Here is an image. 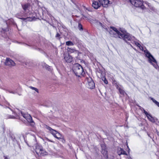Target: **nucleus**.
<instances>
[{"instance_id": "f257e3e1", "label": "nucleus", "mask_w": 159, "mask_h": 159, "mask_svg": "<svg viewBox=\"0 0 159 159\" xmlns=\"http://www.w3.org/2000/svg\"><path fill=\"white\" fill-rule=\"evenodd\" d=\"M22 7L25 11V14L22 16V17L19 18L26 21L35 20L37 19L35 17V14L33 13L32 11H30V10L32 9V7L29 4L22 5Z\"/></svg>"}, {"instance_id": "f03ea898", "label": "nucleus", "mask_w": 159, "mask_h": 159, "mask_svg": "<svg viewBox=\"0 0 159 159\" xmlns=\"http://www.w3.org/2000/svg\"><path fill=\"white\" fill-rule=\"evenodd\" d=\"M72 70L77 76L81 77L82 76H84L85 75V72L83 67L78 63H76L74 65Z\"/></svg>"}, {"instance_id": "7ed1b4c3", "label": "nucleus", "mask_w": 159, "mask_h": 159, "mask_svg": "<svg viewBox=\"0 0 159 159\" xmlns=\"http://www.w3.org/2000/svg\"><path fill=\"white\" fill-rule=\"evenodd\" d=\"M144 52L146 57L148 58V61L149 63L152 64L154 66H156L157 65V62L153 57L148 50H145Z\"/></svg>"}, {"instance_id": "20e7f679", "label": "nucleus", "mask_w": 159, "mask_h": 159, "mask_svg": "<svg viewBox=\"0 0 159 159\" xmlns=\"http://www.w3.org/2000/svg\"><path fill=\"white\" fill-rule=\"evenodd\" d=\"M37 154L39 156H43L48 154V152L43 149L42 147L38 144L36 146L35 149Z\"/></svg>"}, {"instance_id": "39448f33", "label": "nucleus", "mask_w": 159, "mask_h": 159, "mask_svg": "<svg viewBox=\"0 0 159 159\" xmlns=\"http://www.w3.org/2000/svg\"><path fill=\"white\" fill-rule=\"evenodd\" d=\"M129 1L135 7H139L143 10L145 9V7L143 5V1L141 0H129Z\"/></svg>"}, {"instance_id": "423d86ee", "label": "nucleus", "mask_w": 159, "mask_h": 159, "mask_svg": "<svg viewBox=\"0 0 159 159\" xmlns=\"http://www.w3.org/2000/svg\"><path fill=\"white\" fill-rule=\"evenodd\" d=\"M120 31L122 33H121L120 34V36L119 37L120 38L122 39L123 40H124L125 42H126L128 44H129V43L127 42L128 41H132L133 39V37H131L129 34H125L123 33V31L121 30H120Z\"/></svg>"}, {"instance_id": "0eeeda50", "label": "nucleus", "mask_w": 159, "mask_h": 159, "mask_svg": "<svg viewBox=\"0 0 159 159\" xmlns=\"http://www.w3.org/2000/svg\"><path fill=\"white\" fill-rule=\"evenodd\" d=\"M50 133L52 134L54 137L57 139L60 138V137L61 136L59 133L55 130L52 129L51 127H50Z\"/></svg>"}, {"instance_id": "6e6552de", "label": "nucleus", "mask_w": 159, "mask_h": 159, "mask_svg": "<svg viewBox=\"0 0 159 159\" xmlns=\"http://www.w3.org/2000/svg\"><path fill=\"white\" fill-rule=\"evenodd\" d=\"M102 148L101 152L103 154L104 157L106 159H108V155L107 153V150L106 146L104 145H101Z\"/></svg>"}, {"instance_id": "1a4fd4ad", "label": "nucleus", "mask_w": 159, "mask_h": 159, "mask_svg": "<svg viewBox=\"0 0 159 159\" xmlns=\"http://www.w3.org/2000/svg\"><path fill=\"white\" fill-rule=\"evenodd\" d=\"M113 84H114V86L116 87V89L118 90L120 93L122 95H124L125 93V92L123 89L120 88L118 84L116 83V81H114L113 82Z\"/></svg>"}, {"instance_id": "9d476101", "label": "nucleus", "mask_w": 159, "mask_h": 159, "mask_svg": "<svg viewBox=\"0 0 159 159\" xmlns=\"http://www.w3.org/2000/svg\"><path fill=\"white\" fill-rule=\"evenodd\" d=\"M99 2H100L101 5L105 7H108V4H110V1L108 0H98Z\"/></svg>"}, {"instance_id": "9b49d317", "label": "nucleus", "mask_w": 159, "mask_h": 159, "mask_svg": "<svg viewBox=\"0 0 159 159\" xmlns=\"http://www.w3.org/2000/svg\"><path fill=\"white\" fill-rule=\"evenodd\" d=\"M5 64L6 65L11 66H14L15 64L14 62L9 58H7Z\"/></svg>"}, {"instance_id": "f8f14e48", "label": "nucleus", "mask_w": 159, "mask_h": 159, "mask_svg": "<svg viewBox=\"0 0 159 159\" xmlns=\"http://www.w3.org/2000/svg\"><path fill=\"white\" fill-rule=\"evenodd\" d=\"M92 6L94 8L96 9H98L101 7V3L100 2H97L94 0L93 1Z\"/></svg>"}, {"instance_id": "ddd939ff", "label": "nucleus", "mask_w": 159, "mask_h": 159, "mask_svg": "<svg viewBox=\"0 0 159 159\" xmlns=\"http://www.w3.org/2000/svg\"><path fill=\"white\" fill-rule=\"evenodd\" d=\"M64 59L65 61L67 63H70L72 62L73 60L72 57L69 54L65 55Z\"/></svg>"}, {"instance_id": "4468645a", "label": "nucleus", "mask_w": 159, "mask_h": 159, "mask_svg": "<svg viewBox=\"0 0 159 159\" xmlns=\"http://www.w3.org/2000/svg\"><path fill=\"white\" fill-rule=\"evenodd\" d=\"M88 80V88L90 89H93L95 86L94 82L91 78L89 79Z\"/></svg>"}, {"instance_id": "2eb2a0df", "label": "nucleus", "mask_w": 159, "mask_h": 159, "mask_svg": "<svg viewBox=\"0 0 159 159\" xmlns=\"http://www.w3.org/2000/svg\"><path fill=\"white\" fill-rule=\"evenodd\" d=\"M21 114L23 117H24L29 122L31 123L33 122L32 117L30 115L28 114H23L22 113H21Z\"/></svg>"}, {"instance_id": "dca6fc26", "label": "nucleus", "mask_w": 159, "mask_h": 159, "mask_svg": "<svg viewBox=\"0 0 159 159\" xmlns=\"http://www.w3.org/2000/svg\"><path fill=\"white\" fill-rule=\"evenodd\" d=\"M109 32L111 36L116 38H117V37L119 38L120 34H119L111 30H109Z\"/></svg>"}, {"instance_id": "f3484780", "label": "nucleus", "mask_w": 159, "mask_h": 159, "mask_svg": "<svg viewBox=\"0 0 159 159\" xmlns=\"http://www.w3.org/2000/svg\"><path fill=\"white\" fill-rule=\"evenodd\" d=\"M117 153L119 155H120L122 154L126 155H127L125 151L123 149L120 148H118Z\"/></svg>"}, {"instance_id": "a211bd4d", "label": "nucleus", "mask_w": 159, "mask_h": 159, "mask_svg": "<svg viewBox=\"0 0 159 159\" xmlns=\"http://www.w3.org/2000/svg\"><path fill=\"white\" fill-rule=\"evenodd\" d=\"M149 120L152 123H154L157 119L153 117L150 114L147 116Z\"/></svg>"}, {"instance_id": "6ab92c4d", "label": "nucleus", "mask_w": 159, "mask_h": 159, "mask_svg": "<svg viewBox=\"0 0 159 159\" xmlns=\"http://www.w3.org/2000/svg\"><path fill=\"white\" fill-rule=\"evenodd\" d=\"M67 50L70 53H73L74 52H77L75 48L68 47Z\"/></svg>"}, {"instance_id": "aec40b11", "label": "nucleus", "mask_w": 159, "mask_h": 159, "mask_svg": "<svg viewBox=\"0 0 159 159\" xmlns=\"http://www.w3.org/2000/svg\"><path fill=\"white\" fill-rule=\"evenodd\" d=\"M73 41L74 44H79L80 43V41L76 37H74L73 38Z\"/></svg>"}, {"instance_id": "412c9836", "label": "nucleus", "mask_w": 159, "mask_h": 159, "mask_svg": "<svg viewBox=\"0 0 159 159\" xmlns=\"http://www.w3.org/2000/svg\"><path fill=\"white\" fill-rule=\"evenodd\" d=\"M110 28L113 31L117 33H118L120 34H121V33L120 32V31L118 30H117V29L116 28H115L114 27H112V26L110 27Z\"/></svg>"}, {"instance_id": "4be33fe9", "label": "nucleus", "mask_w": 159, "mask_h": 159, "mask_svg": "<svg viewBox=\"0 0 159 159\" xmlns=\"http://www.w3.org/2000/svg\"><path fill=\"white\" fill-rule=\"evenodd\" d=\"M110 28L113 31L117 33H118L120 34H121V33L120 32V31L118 30H117V29L116 28H115L114 27H112V26L110 27Z\"/></svg>"}, {"instance_id": "5701e85b", "label": "nucleus", "mask_w": 159, "mask_h": 159, "mask_svg": "<svg viewBox=\"0 0 159 159\" xmlns=\"http://www.w3.org/2000/svg\"><path fill=\"white\" fill-rule=\"evenodd\" d=\"M66 45L68 46H73L74 44L73 42L71 41H68L66 43Z\"/></svg>"}, {"instance_id": "b1692460", "label": "nucleus", "mask_w": 159, "mask_h": 159, "mask_svg": "<svg viewBox=\"0 0 159 159\" xmlns=\"http://www.w3.org/2000/svg\"><path fill=\"white\" fill-rule=\"evenodd\" d=\"M42 66L43 68H45L46 70H49V66L47 65L45 63H43L42 64Z\"/></svg>"}, {"instance_id": "393cba45", "label": "nucleus", "mask_w": 159, "mask_h": 159, "mask_svg": "<svg viewBox=\"0 0 159 159\" xmlns=\"http://www.w3.org/2000/svg\"><path fill=\"white\" fill-rule=\"evenodd\" d=\"M151 99L154 102L157 106L159 107V102L154 99L153 98L150 97Z\"/></svg>"}, {"instance_id": "a878e982", "label": "nucleus", "mask_w": 159, "mask_h": 159, "mask_svg": "<svg viewBox=\"0 0 159 159\" xmlns=\"http://www.w3.org/2000/svg\"><path fill=\"white\" fill-rule=\"evenodd\" d=\"M29 88L30 89H32V90H34L36 92L38 93H39V90L37 88L31 86H29Z\"/></svg>"}, {"instance_id": "bb28decb", "label": "nucleus", "mask_w": 159, "mask_h": 159, "mask_svg": "<svg viewBox=\"0 0 159 159\" xmlns=\"http://www.w3.org/2000/svg\"><path fill=\"white\" fill-rule=\"evenodd\" d=\"M78 28L79 30L80 31H82L83 30L82 25V24L80 23H79Z\"/></svg>"}, {"instance_id": "cd10ccee", "label": "nucleus", "mask_w": 159, "mask_h": 159, "mask_svg": "<svg viewBox=\"0 0 159 159\" xmlns=\"http://www.w3.org/2000/svg\"><path fill=\"white\" fill-rule=\"evenodd\" d=\"M76 51L77 52H74L73 53L74 54V56L76 57H77L79 56V54L80 53V52H79L78 51L76 50Z\"/></svg>"}, {"instance_id": "c85d7f7f", "label": "nucleus", "mask_w": 159, "mask_h": 159, "mask_svg": "<svg viewBox=\"0 0 159 159\" xmlns=\"http://www.w3.org/2000/svg\"><path fill=\"white\" fill-rule=\"evenodd\" d=\"M134 43H135V44L136 46H137L140 49H141V48H143V47L141 46V45L140 44H139V43H138L137 42H135V41H134Z\"/></svg>"}, {"instance_id": "c756f323", "label": "nucleus", "mask_w": 159, "mask_h": 159, "mask_svg": "<svg viewBox=\"0 0 159 159\" xmlns=\"http://www.w3.org/2000/svg\"><path fill=\"white\" fill-rule=\"evenodd\" d=\"M102 80L104 81V83L106 84H108V81L106 79V77H104L102 78Z\"/></svg>"}, {"instance_id": "7c9ffc66", "label": "nucleus", "mask_w": 159, "mask_h": 159, "mask_svg": "<svg viewBox=\"0 0 159 159\" xmlns=\"http://www.w3.org/2000/svg\"><path fill=\"white\" fill-rule=\"evenodd\" d=\"M60 36V34L57 33V34H56V35L55 37L57 39L60 40V38H61V37Z\"/></svg>"}, {"instance_id": "2f4dec72", "label": "nucleus", "mask_w": 159, "mask_h": 159, "mask_svg": "<svg viewBox=\"0 0 159 159\" xmlns=\"http://www.w3.org/2000/svg\"><path fill=\"white\" fill-rule=\"evenodd\" d=\"M53 22H54V23H53L52 22V24L50 23V25H52L54 27H55V25H56V24L57 23V21L55 20H54V21Z\"/></svg>"}, {"instance_id": "473e14b6", "label": "nucleus", "mask_w": 159, "mask_h": 159, "mask_svg": "<svg viewBox=\"0 0 159 159\" xmlns=\"http://www.w3.org/2000/svg\"><path fill=\"white\" fill-rule=\"evenodd\" d=\"M142 109H143V113L145 114V115H146V116H148V115L149 114H148L147 111H146L143 108H142Z\"/></svg>"}, {"instance_id": "72a5a7b5", "label": "nucleus", "mask_w": 159, "mask_h": 159, "mask_svg": "<svg viewBox=\"0 0 159 159\" xmlns=\"http://www.w3.org/2000/svg\"><path fill=\"white\" fill-rule=\"evenodd\" d=\"M31 137L33 139V141L35 142L36 140L35 136L34 135H33L31 136Z\"/></svg>"}, {"instance_id": "f704fd0d", "label": "nucleus", "mask_w": 159, "mask_h": 159, "mask_svg": "<svg viewBox=\"0 0 159 159\" xmlns=\"http://www.w3.org/2000/svg\"><path fill=\"white\" fill-rule=\"evenodd\" d=\"M87 10L89 11H91V8L90 7H88L87 8Z\"/></svg>"}, {"instance_id": "c9c22d12", "label": "nucleus", "mask_w": 159, "mask_h": 159, "mask_svg": "<svg viewBox=\"0 0 159 159\" xmlns=\"http://www.w3.org/2000/svg\"><path fill=\"white\" fill-rule=\"evenodd\" d=\"M83 9L84 10L86 11L87 9V8L85 6H83Z\"/></svg>"}, {"instance_id": "e433bc0d", "label": "nucleus", "mask_w": 159, "mask_h": 159, "mask_svg": "<svg viewBox=\"0 0 159 159\" xmlns=\"http://www.w3.org/2000/svg\"><path fill=\"white\" fill-rule=\"evenodd\" d=\"M156 132L158 136H159V132L157 130L156 131Z\"/></svg>"}, {"instance_id": "4c0bfd02", "label": "nucleus", "mask_w": 159, "mask_h": 159, "mask_svg": "<svg viewBox=\"0 0 159 159\" xmlns=\"http://www.w3.org/2000/svg\"><path fill=\"white\" fill-rule=\"evenodd\" d=\"M60 139V138H59ZM60 139H62V142L64 143L65 142V140L63 139H61L60 138Z\"/></svg>"}, {"instance_id": "58836bf2", "label": "nucleus", "mask_w": 159, "mask_h": 159, "mask_svg": "<svg viewBox=\"0 0 159 159\" xmlns=\"http://www.w3.org/2000/svg\"><path fill=\"white\" fill-rule=\"evenodd\" d=\"M139 107H140V108H139V109H140L141 110H142V111H143V110H142L143 109L142 108V107H140V106H139Z\"/></svg>"}, {"instance_id": "ea45409f", "label": "nucleus", "mask_w": 159, "mask_h": 159, "mask_svg": "<svg viewBox=\"0 0 159 159\" xmlns=\"http://www.w3.org/2000/svg\"><path fill=\"white\" fill-rule=\"evenodd\" d=\"M25 143H26L27 144L28 146H31V145H29V144H28V143H27V142H26V141H25Z\"/></svg>"}, {"instance_id": "a19ab883", "label": "nucleus", "mask_w": 159, "mask_h": 159, "mask_svg": "<svg viewBox=\"0 0 159 159\" xmlns=\"http://www.w3.org/2000/svg\"><path fill=\"white\" fill-rule=\"evenodd\" d=\"M99 24L100 25H101V26H102V24L101 23L99 22Z\"/></svg>"}, {"instance_id": "79ce46f5", "label": "nucleus", "mask_w": 159, "mask_h": 159, "mask_svg": "<svg viewBox=\"0 0 159 159\" xmlns=\"http://www.w3.org/2000/svg\"><path fill=\"white\" fill-rule=\"evenodd\" d=\"M99 24L100 25H101V26H102V24L101 23L99 22Z\"/></svg>"}, {"instance_id": "37998d69", "label": "nucleus", "mask_w": 159, "mask_h": 159, "mask_svg": "<svg viewBox=\"0 0 159 159\" xmlns=\"http://www.w3.org/2000/svg\"><path fill=\"white\" fill-rule=\"evenodd\" d=\"M127 159H132V158L131 157H128Z\"/></svg>"}, {"instance_id": "c03bdc74", "label": "nucleus", "mask_w": 159, "mask_h": 159, "mask_svg": "<svg viewBox=\"0 0 159 159\" xmlns=\"http://www.w3.org/2000/svg\"><path fill=\"white\" fill-rule=\"evenodd\" d=\"M10 118H12V119H14L15 118V117H14V116H12L11 117H10Z\"/></svg>"}, {"instance_id": "a18cd8bd", "label": "nucleus", "mask_w": 159, "mask_h": 159, "mask_svg": "<svg viewBox=\"0 0 159 159\" xmlns=\"http://www.w3.org/2000/svg\"><path fill=\"white\" fill-rule=\"evenodd\" d=\"M10 93H15V92H10Z\"/></svg>"}, {"instance_id": "49530a36", "label": "nucleus", "mask_w": 159, "mask_h": 159, "mask_svg": "<svg viewBox=\"0 0 159 159\" xmlns=\"http://www.w3.org/2000/svg\"><path fill=\"white\" fill-rule=\"evenodd\" d=\"M70 0L71 1V2H72L73 3H74V0Z\"/></svg>"}, {"instance_id": "de8ad7c7", "label": "nucleus", "mask_w": 159, "mask_h": 159, "mask_svg": "<svg viewBox=\"0 0 159 159\" xmlns=\"http://www.w3.org/2000/svg\"><path fill=\"white\" fill-rule=\"evenodd\" d=\"M52 18H54V17H52L51 16H50V18H51L52 20Z\"/></svg>"}, {"instance_id": "09e8293b", "label": "nucleus", "mask_w": 159, "mask_h": 159, "mask_svg": "<svg viewBox=\"0 0 159 159\" xmlns=\"http://www.w3.org/2000/svg\"><path fill=\"white\" fill-rule=\"evenodd\" d=\"M57 109V108L56 107L54 108V110H56Z\"/></svg>"}, {"instance_id": "8fccbe9b", "label": "nucleus", "mask_w": 159, "mask_h": 159, "mask_svg": "<svg viewBox=\"0 0 159 159\" xmlns=\"http://www.w3.org/2000/svg\"><path fill=\"white\" fill-rule=\"evenodd\" d=\"M127 147L128 148L129 150V147H128V145L127 146Z\"/></svg>"}, {"instance_id": "3c124183", "label": "nucleus", "mask_w": 159, "mask_h": 159, "mask_svg": "<svg viewBox=\"0 0 159 159\" xmlns=\"http://www.w3.org/2000/svg\"><path fill=\"white\" fill-rule=\"evenodd\" d=\"M5 159H7V157H5Z\"/></svg>"}, {"instance_id": "603ef678", "label": "nucleus", "mask_w": 159, "mask_h": 159, "mask_svg": "<svg viewBox=\"0 0 159 159\" xmlns=\"http://www.w3.org/2000/svg\"><path fill=\"white\" fill-rule=\"evenodd\" d=\"M103 26H104V25H102V27H103Z\"/></svg>"}, {"instance_id": "864d4df0", "label": "nucleus", "mask_w": 159, "mask_h": 159, "mask_svg": "<svg viewBox=\"0 0 159 159\" xmlns=\"http://www.w3.org/2000/svg\"><path fill=\"white\" fill-rule=\"evenodd\" d=\"M29 46H32V45H29Z\"/></svg>"}, {"instance_id": "5fc2aeb1", "label": "nucleus", "mask_w": 159, "mask_h": 159, "mask_svg": "<svg viewBox=\"0 0 159 159\" xmlns=\"http://www.w3.org/2000/svg\"><path fill=\"white\" fill-rule=\"evenodd\" d=\"M48 139V141H49V139Z\"/></svg>"}]
</instances>
